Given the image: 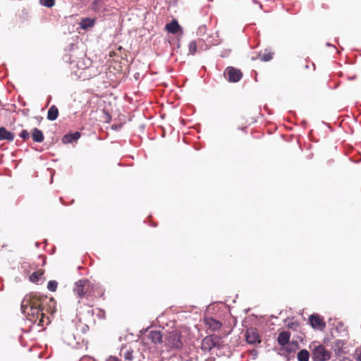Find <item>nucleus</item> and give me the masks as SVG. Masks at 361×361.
<instances>
[{"label": "nucleus", "mask_w": 361, "mask_h": 361, "mask_svg": "<svg viewBox=\"0 0 361 361\" xmlns=\"http://www.w3.org/2000/svg\"><path fill=\"white\" fill-rule=\"evenodd\" d=\"M21 310L24 314L31 317L29 319L31 321L34 320L35 317H38L40 315L41 319L39 325H42L44 314L41 313L42 308L39 298L36 296L26 295L22 301Z\"/></svg>", "instance_id": "f257e3e1"}, {"label": "nucleus", "mask_w": 361, "mask_h": 361, "mask_svg": "<svg viewBox=\"0 0 361 361\" xmlns=\"http://www.w3.org/2000/svg\"><path fill=\"white\" fill-rule=\"evenodd\" d=\"M91 290V283L87 279L79 280L75 283L73 288L74 293L80 298L89 295Z\"/></svg>", "instance_id": "f03ea898"}, {"label": "nucleus", "mask_w": 361, "mask_h": 361, "mask_svg": "<svg viewBox=\"0 0 361 361\" xmlns=\"http://www.w3.org/2000/svg\"><path fill=\"white\" fill-rule=\"evenodd\" d=\"M330 358L331 353L322 345L315 346L312 350L314 361H328Z\"/></svg>", "instance_id": "7ed1b4c3"}, {"label": "nucleus", "mask_w": 361, "mask_h": 361, "mask_svg": "<svg viewBox=\"0 0 361 361\" xmlns=\"http://www.w3.org/2000/svg\"><path fill=\"white\" fill-rule=\"evenodd\" d=\"M225 74H227L228 80L231 82H236L242 78V73L240 71L233 67L227 68Z\"/></svg>", "instance_id": "20e7f679"}, {"label": "nucleus", "mask_w": 361, "mask_h": 361, "mask_svg": "<svg viewBox=\"0 0 361 361\" xmlns=\"http://www.w3.org/2000/svg\"><path fill=\"white\" fill-rule=\"evenodd\" d=\"M310 323L311 326L316 329L323 330L326 327V323L323 318L317 314H312L310 317Z\"/></svg>", "instance_id": "39448f33"}, {"label": "nucleus", "mask_w": 361, "mask_h": 361, "mask_svg": "<svg viewBox=\"0 0 361 361\" xmlns=\"http://www.w3.org/2000/svg\"><path fill=\"white\" fill-rule=\"evenodd\" d=\"M246 341L248 343L255 344L261 342L257 330L252 328L248 329L245 333Z\"/></svg>", "instance_id": "423d86ee"}, {"label": "nucleus", "mask_w": 361, "mask_h": 361, "mask_svg": "<svg viewBox=\"0 0 361 361\" xmlns=\"http://www.w3.org/2000/svg\"><path fill=\"white\" fill-rule=\"evenodd\" d=\"M168 344L171 348L176 349H180L183 345L180 336L176 333H172L169 336Z\"/></svg>", "instance_id": "0eeeda50"}, {"label": "nucleus", "mask_w": 361, "mask_h": 361, "mask_svg": "<svg viewBox=\"0 0 361 361\" xmlns=\"http://www.w3.org/2000/svg\"><path fill=\"white\" fill-rule=\"evenodd\" d=\"M216 343V338L207 336L202 341V349L205 351H209L215 347Z\"/></svg>", "instance_id": "6e6552de"}, {"label": "nucleus", "mask_w": 361, "mask_h": 361, "mask_svg": "<svg viewBox=\"0 0 361 361\" xmlns=\"http://www.w3.org/2000/svg\"><path fill=\"white\" fill-rule=\"evenodd\" d=\"M290 333L289 331H282L279 334L278 336V343L281 346H284L285 345L288 344L290 340Z\"/></svg>", "instance_id": "1a4fd4ad"}, {"label": "nucleus", "mask_w": 361, "mask_h": 361, "mask_svg": "<svg viewBox=\"0 0 361 361\" xmlns=\"http://www.w3.org/2000/svg\"><path fill=\"white\" fill-rule=\"evenodd\" d=\"M206 324L213 331L219 330L221 328V323L213 318H207L205 320Z\"/></svg>", "instance_id": "9d476101"}, {"label": "nucleus", "mask_w": 361, "mask_h": 361, "mask_svg": "<svg viewBox=\"0 0 361 361\" xmlns=\"http://www.w3.org/2000/svg\"><path fill=\"white\" fill-rule=\"evenodd\" d=\"M15 136L14 134L10 131H8L5 128H0V140H6L8 141L13 140Z\"/></svg>", "instance_id": "9b49d317"}, {"label": "nucleus", "mask_w": 361, "mask_h": 361, "mask_svg": "<svg viewBox=\"0 0 361 361\" xmlns=\"http://www.w3.org/2000/svg\"><path fill=\"white\" fill-rule=\"evenodd\" d=\"M180 27L176 20H172L170 23L166 24V29L167 31L172 34H176L178 32Z\"/></svg>", "instance_id": "f8f14e48"}, {"label": "nucleus", "mask_w": 361, "mask_h": 361, "mask_svg": "<svg viewBox=\"0 0 361 361\" xmlns=\"http://www.w3.org/2000/svg\"><path fill=\"white\" fill-rule=\"evenodd\" d=\"M149 338L154 343H160L162 341V335L159 331H152L149 334Z\"/></svg>", "instance_id": "ddd939ff"}, {"label": "nucleus", "mask_w": 361, "mask_h": 361, "mask_svg": "<svg viewBox=\"0 0 361 361\" xmlns=\"http://www.w3.org/2000/svg\"><path fill=\"white\" fill-rule=\"evenodd\" d=\"M32 138L35 142H42L44 137L42 131L37 128H35L32 130Z\"/></svg>", "instance_id": "4468645a"}, {"label": "nucleus", "mask_w": 361, "mask_h": 361, "mask_svg": "<svg viewBox=\"0 0 361 361\" xmlns=\"http://www.w3.org/2000/svg\"><path fill=\"white\" fill-rule=\"evenodd\" d=\"M80 137V134L78 132H75L72 134H68L63 137V142L65 143H70L73 141L78 140Z\"/></svg>", "instance_id": "2eb2a0df"}, {"label": "nucleus", "mask_w": 361, "mask_h": 361, "mask_svg": "<svg viewBox=\"0 0 361 361\" xmlns=\"http://www.w3.org/2000/svg\"><path fill=\"white\" fill-rule=\"evenodd\" d=\"M58 115V109L54 105L51 106L48 111L47 118L50 121H54L57 118Z\"/></svg>", "instance_id": "dca6fc26"}, {"label": "nucleus", "mask_w": 361, "mask_h": 361, "mask_svg": "<svg viewBox=\"0 0 361 361\" xmlns=\"http://www.w3.org/2000/svg\"><path fill=\"white\" fill-rule=\"evenodd\" d=\"M94 19L87 18L82 19L80 25L83 30H87V28L92 27L94 25Z\"/></svg>", "instance_id": "f3484780"}, {"label": "nucleus", "mask_w": 361, "mask_h": 361, "mask_svg": "<svg viewBox=\"0 0 361 361\" xmlns=\"http://www.w3.org/2000/svg\"><path fill=\"white\" fill-rule=\"evenodd\" d=\"M297 358L298 361H309L310 353L307 350L302 349L298 353Z\"/></svg>", "instance_id": "a211bd4d"}, {"label": "nucleus", "mask_w": 361, "mask_h": 361, "mask_svg": "<svg viewBox=\"0 0 361 361\" xmlns=\"http://www.w3.org/2000/svg\"><path fill=\"white\" fill-rule=\"evenodd\" d=\"M103 6V0H94L92 4V9L95 12H99Z\"/></svg>", "instance_id": "6ab92c4d"}, {"label": "nucleus", "mask_w": 361, "mask_h": 361, "mask_svg": "<svg viewBox=\"0 0 361 361\" xmlns=\"http://www.w3.org/2000/svg\"><path fill=\"white\" fill-rule=\"evenodd\" d=\"M343 345V342L341 341H336L334 345L333 346L334 350L336 354H340L341 352V348Z\"/></svg>", "instance_id": "aec40b11"}, {"label": "nucleus", "mask_w": 361, "mask_h": 361, "mask_svg": "<svg viewBox=\"0 0 361 361\" xmlns=\"http://www.w3.org/2000/svg\"><path fill=\"white\" fill-rule=\"evenodd\" d=\"M189 54L194 55L197 51V42L195 41H191L188 45Z\"/></svg>", "instance_id": "412c9836"}, {"label": "nucleus", "mask_w": 361, "mask_h": 361, "mask_svg": "<svg viewBox=\"0 0 361 361\" xmlns=\"http://www.w3.org/2000/svg\"><path fill=\"white\" fill-rule=\"evenodd\" d=\"M58 283L56 281H49L48 282L47 288L52 292L56 290Z\"/></svg>", "instance_id": "4be33fe9"}, {"label": "nucleus", "mask_w": 361, "mask_h": 361, "mask_svg": "<svg viewBox=\"0 0 361 361\" xmlns=\"http://www.w3.org/2000/svg\"><path fill=\"white\" fill-rule=\"evenodd\" d=\"M259 59L261 61H269L272 59L273 54L271 53H267V54H259Z\"/></svg>", "instance_id": "5701e85b"}, {"label": "nucleus", "mask_w": 361, "mask_h": 361, "mask_svg": "<svg viewBox=\"0 0 361 361\" xmlns=\"http://www.w3.org/2000/svg\"><path fill=\"white\" fill-rule=\"evenodd\" d=\"M41 4L48 8H51L54 5V0H40Z\"/></svg>", "instance_id": "b1692460"}, {"label": "nucleus", "mask_w": 361, "mask_h": 361, "mask_svg": "<svg viewBox=\"0 0 361 361\" xmlns=\"http://www.w3.org/2000/svg\"><path fill=\"white\" fill-rule=\"evenodd\" d=\"M40 276H41V274L35 271V272L32 273V275L30 276V281L32 282H37V281H38Z\"/></svg>", "instance_id": "393cba45"}, {"label": "nucleus", "mask_w": 361, "mask_h": 361, "mask_svg": "<svg viewBox=\"0 0 361 361\" xmlns=\"http://www.w3.org/2000/svg\"><path fill=\"white\" fill-rule=\"evenodd\" d=\"M20 137L21 138H23V140H27L30 137V134L29 133L27 132V130H23L20 133Z\"/></svg>", "instance_id": "a878e982"}, {"label": "nucleus", "mask_w": 361, "mask_h": 361, "mask_svg": "<svg viewBox=\"0 0 361 361\" xmlns=\"http://www.w3.org/2000/svg\"><path fill=\"white\" fill-rule=\"evenodd\" d=\"M133 352L130 351V350H126L125 353H124V357L126 360H131L132 357H133V355H132Z\"/></svg>", "instance_id": "bb28decb"}, {"label": "nucleus", "mask_w": 361, "mask_h": 361, "mask_svg": "<svg viewBox=\"0 0 361 361\" xmlns=\"http://www.w3.org/2000/svg\"><path fill=\"white\" fill-rule=\"evenodd\" d=\"M340 361H352L348 357H343Z\"/></svg>", "instance_id": "cd10ccee"}, {"label": "nucleus", "mask_w": 361, "mask_h": 361, "mask_svg": "<svg viewBox=\"0 0 361 361\" xmlns=\"http://www.w3.org/2000/svg\"><path fill=\"white\" fill-rule=\"evenodd\" d=\"M357 360L361 361V352L357 355Z\"/></svg>", "instance_id": "c85d7f7f"}]
</instances>
